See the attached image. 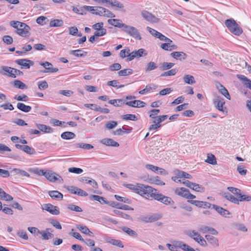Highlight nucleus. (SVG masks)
Returning a JSON list of instances; mask_svg holds the SVG:
<instances>
[{"instance_id":"1","label":"nucleus","mask_w":251,"mask_h":251,"mask_svg":"<svg viewBox=\"0 0 251 251\" xmlns=\"http://www.w3.org/2000/svg\"><path fill=\"white\" fill-rule=\"evenodd\" d=\"M225 25L228 30L235 35L239 36L243 32L242 28L233 19L226 20Z\"/></svg>"},{"instance_id":"2","label":"nucleus","mask_w":251,"mask_h":251,"mask_svg":"<svg viewBox=\"0 0 251 251\" xmlns=\"http://www.w3.org/2000/svg\"><path fill=\"white\" fill-rule=\"evenodd\" d=\"M157 191V190L156 189L153 188L151 186L143 184V185L141 186L139 195L146 198H153V195L155 194V192Z\"/></svg>"},{"instance_id":"3","label":"nucleus","mask_w":251,"mask_h":251,"mask_svg":"<svg viewBox=\"0 0 251 251\" xmlns=\"http://www.w3.org/2000/svg\"><path fill=\"white\" fill-rule=\"evenodd\" d=\"M153 199L162 202L166 205H173L175 203L174 201L171 198L164 196L162 194L158 193L157 192L153 195Z\"/></svg>"},{"instance_id":"4","label":"nucleus","mask_w":251,"mask_h":251,"mask_svg":"<svg viewBox=\"0 0 251 251\" xmlns=\"http://www.w3.org/2000/svg\"><path fill=\"white\" fill-rule=\"evenodd\" d=\"M30 27L24 23L20 24L19 28L17 29L16 33L22 37H28L30 35Z\"/></svg>"},{"instance_id":"5","label":"nucleus","mask_w":251,"mask_h":251,"mask_svg":"<svg viewBox=\"0 0 251 251\" xmlns=\"http://www.w3.org/2000/svg\"><path fill=\"white\" fill-rule=\"evenodd\" d=\"M124 31L135 39L139 40L142 39V37L138 29L134 26L126 25Z\"/></svg>"},{"instance_id":"6","label":"nucleus","mask_w":251,"mask_h":251,"mask_svg":"<svg viewBox=\"0 0 251 251\" xmlns=\"http://www.w3.org/2000/svg\"><path fill=\"white\" fill-rule=\"evenodd\" d=\"M95 15L110 18L115 17V14L109 10L100 6H98V7H97Z\"/></svg>"},{"instance_id":"7","label":"nucleus","mask_w":251,"mask_h":251,"mask_svg":"<svg viewBox=\"0 0 251 251\" xmlns=\"http://www.w3.org/2000/svg\"><path fill=\"white\" fill-rule=\"evenodd\" d=\"M14 68L7 66H2L0 67V74L11 78H15Z\"/></svg>"},{"instance_id":"8","label":"nucleus","mask_w":251,"mask_h":251,"mask_svg":"<svg viewBox=\"0 0 251 251\" xmlns=\"http://www.w3.org/2000/svg\"><path fill=\"white\" fill-rule=\"evenodd\" d=\"M15 63L21 66V69H29L31 66L34 64L33 61L27 59H20L15 61Z\"/></svg>"},{"instance_id":"9","label":"nucleus","mask_w":251,"mask_h":251,"mask_svg":"<svg viewBox=\"0 0 251 251\" xmlns=\"http://www.w3.org/2000/svg\"><path fill=\"white\" fill-rule=\"evenodd\" d=\"M42 209L54 215H58L60 213L59 208L57 206L50 203L44 204Z\"/></svg>"},{"instance_id":"10","label":"nucleus","mask_w":251,"mask_h":251,"mask_svg":"<svg viewBox=\"0 0 251 251\" xmlns=\"http://www.w3.org/2000/svg\"><path fill=\"white\" fill-rule=\"evenodd\" d=\"M39 64L46 69V70L42 72L43 73H52L57 72L58 71V68H53V65L49 62H40Z\"/></svg>"},{"instance_id":"11","label":"nucleus","mask_w":251,"mask_h":251,"mask_svg":"<svg viewBox=\"0 0 251 251\" xmlns=\"http://www.w3.org/2000/svg\"><path fill=\"white\" fill-rule=\"evenodd\" d=\"M213 103L215 107L219 111L224 112L223 105L225 103V100L220 96H217L213 99Z\"/></svg>"},{"instance_id":"12","label":"nucleus","mask_w":251,"mask_h":251,"mask_svg":"<svg viewBox=\"0 0 251 251\" xmlns=\"http://www.w3.org/2000/svg\"><path fill=\"white\" fill-rule=\"evenodd\" d=\"M45 177L48 180L52 182H56L60 179L63 181V179L60 175L51 171L47 172Z\"/></svg>"},{"instance_id":"13","label":"nucleus","mask_w":251,"mask_h":251,"mask_svg":"<svg viewBox=\"0 0 251 251\" xmlns=\"http://www.w3.org/2000/svg\"><path fill=\"white\" fill-rule=\"evenodd\" d=\"M141 15L145 20L150 22L156 23L159 21V19L157 17L147 11H143L141 13Z\"/></svg>"},{"instance_id":"14","label":"nucleus","mask_w":251,"mask_h":251,"mask_svg":"<svg viewBox=\"0 0 251 251\" xmlns=\"http://www.w3.org/2000/svg\"><path fill=\"white\" fill-rule=\"evenodd\" d=\"M212 208L214 209L219 214L225 217H229L230 213L227 210L216 205H212Z\"/></svg>"},{"instance_id":"15","label":"nucleus","mask_w":251,"mask_h":251,"mask_svg":"<svg viewBox=\"0 0 251 251\" xmlns=\"http://www.w3.org/2000/svg\"><path fill=\"white\" fill-rule=\"evenodd\" d=\"M100 142L107 146L118 147L119 144L111 138H104L100 141Z\"/></svg>"},{"instance_id":"16","label":"nucleus","mask_w":251,"mask_h":251,"mask_svg":"<svg viewBox=\"0 0 251 251\" xmlns=\"http://www.w3.org/2000/svg\"><path fill=\"white\" fill-rule=\"evenodd\" d=\"M146 103L140 100H134L130 101H127L126 105L133 107H143L145 106Z\"/></svg>"},{"instance_id":"17","label":"nucleus","mask_w":251,"mask_h":251,"mask_svg":"<svg viewBox=\"0 0 251 251\" xmlns=\"http://www.w3.org/2000/svg\"><path fill=\"white\" fill-rule=\"evenodd\" d=\"M189 191L188 189L184 187H180L176 188L175 190V193L179 196L186 199Z\"/></svg>"},{"instance_id":"18","label":"nucleus","mask_w":251,"mask_h":251,"mask_svg":"<svg viewBox=\"0 0 251 251\" xmlns=\"http://www.w3.org/2000/svg\"><path fill=\"white\" fill-rule=\"evenodd\" d=\"M171 56L176 60H182L187 57V54L182 51H175L171 53Z\"/></svg>"},{"instance_id":"19","label":"nucleus","mask_w":251,"mask_h":251,"mask_svg":"<svg viewBox=\"0 0 251 251\" xmlns=\"http://www.w3.org/2000/svg\"><path fill=\"white\" fill-rule=\"evenodd\" d=\"M104 239L106 242L110 243L113 245L117 246L120 248L124 247V245L120 240L112 239L109 237H106Z\"/></svg>"},{"instance_id":"20","label":"nucleus","mask_w":251,"mask_h":251,"mask_svg":"<svg viewBox=\"0 0 251 251\" xmlns=\"http://www.w3.org/2000/svg\"><path fill=\"white\" fill-rule=\"evenodd\" d=\"M108 23L109 24L119 28L124 27L125 28L126 25V24L122 23L121 20L115 19L108 20Z\"/></svg>"},{"instance_id":"21","label":"nucleus","mask_w":251,"mask_h":251,"mask_svg":"<svg viewBox=\"0 0 251 251\" xmlns=\"http://www.w3.org/2000/svg\"><path fill=\"white\" fill-rule=\"evenodd\" d=\"M237 76L242 81L243 83L246 87L251 90V80L250 79L246 76L242 75H237Z\"/></svg>"},{"instance_id":"22","label":"nucleus","mask_w":251,"mask_h":251,"mask_svg":"<svg viewBox=\"0 0 251 251\" xmlns=\"http://www.w3.org/2000/svg\"><path fill=\"white\" fill-rule=\"evenodd\" d=\"M76 227L79 230L81 231V233L88 235L90 236H93V233L89 230V229L85 226L82 225H76Z\"/></svg>"},{"instance_id":"23","label":"nucleus","mask_w":251,"mask_h":251,"mask_svg":"<svg viewBox=\"0 0 251 251\" xmlns=\"http://www.w3.org/2000/svg\"><path fill=\"white\" fill-rule=\"evenodd\" d=\"M205 238L211 245L215 247H218V239L217 238L210 235H206Z\"/></svg>"},{"instance_id":"24","label":"nucleus","mask_w":251,"mask_h":251,"mask_svg":"<svg viewBox=\"0 0 251 251\" xmlns=\"http://www.w3.org/2000/svg\"><path fill=\"white\" fill-rule=\"evenodd\" d=\"M185 233L189 237L193 238L196 242H197L199 237L201 236L198 232H196L194 230L186 231Z\"/></svg>"},{"instance_id":"25","label":"nucleus","mask_w":251,"mask_h":251,"mask_svg":"<svg viewBox=\"0 0 251 251\" xmlns=\"http://www.w3.org/2000/svg\"><path fill=\"white\" fill-rule=\"evenodd\" d=\"M121 229L124 232L126 233L130 237L135 238L138 236V234L134 230L128 227L123 226L121 227Z\"/></svg>"},{"instance_id":"26","label":"nucleus","mask_w":251,"mask_h":251,"mask_svg":"<svg viewBox=\"0 0 251 251\" xmlns=\"http://www.w3.org/2000/svg\"><path fill=\"white\" fill-rule=\"evenodd\" d=\"M36 126L40 131L45 133H51L53 132L52 129L49 126L43 124H36Z\"/></svg>"},{"instance_id":"27","label":"nucleus","mask_w":251,"mask_h":251,"mask_svg":"<svg viewBox=\"0 0 251 251\" xmlns=\"http://www.w3.org/2000/svg\"><path fill=\"white\" fill-rule=\"evenodd\" d=\"M90 198L92 200L98 201L100 202V204H108L109 203V202L106 200V199L105 198L98 195H92Z\"/></svg>"},{"instance_id":"28","label":"nucleus","mask_w":251,"mask_h":251,"mask_svg":"<svg viewBox=\"0 0 251 251\" xmlns=\"http://www.w3.org/2000/svg\"><path fill=\"white\" fill-rule=\"evenodd\" d=\"M49 196L53 199L62 200L63 196L58 191H50L49 192Z\"/></svg>"},{"instance_id":"29","label":"nucleus","mask_w":251,"mask_h":251,"mask_svg":"<svg viewBox=\"0 0 251 251\" xmlns=\"http://www.w3.org/2000/svg\"><path fill=\"white\" fill-rule=\"evenodd\" d=\"M172 42H166L165 43H163L161 45V48L165 50H169L171 51L173 50H175L177 48L176 45H172L171 43Z\"/></svg>"},{"instance_id":"30","label":"nucleus","mask_w":251,"mask_h":251,"mask_svg":"<svg viewBox=\"0 0 251 251\" xmlns=\"http://www.w3.org/2000/svg\"><path fill=\"white\" fill-rule=\"evenodd\" d=\"M50 228H46L45 230L41 231L40 234L43 239L49 240L53 237V235L49 232Z\"/></svg>"},{"instance_id":"31","label":"nucleus","mask_w":251,"mask_h":251,"mask_svg":"<svg viewBox=\"0 0 251 251\" xmlns=\"http://www.w3.org/2000/svg\"><path fill=\"white\" fill-rule=\"evenodd\" d=\"M126 102L122 99L112 100L108 101L109 103L115 106H121L124 104H126Z\"/></svg>"},{"instance_id":"32","label":"nucleus","mask_w":251,"mask_h":251,"mask_svg":"<svg viewBox=\"0 0 251 251\" xmlns=\"http://www.w3.org/2000/svg\"><path fill=\"white\" fill-rule=\"evenodd\" d=\"M17 108L24 112H28L31 109V107L28 105H26L23 103L19 102L17 105Z\"/></svg>"},{"instance_id":"33","label":"nucleus","mask_w":251,"mask_h":251,"mask_svg":"<svg viewBox=\"0 0 251 251\" xmlns=\"http://www.w3.org/2000/svg\"><path fill=\"white\" fill-rule=\"evenodd\" d=\"M224 197L227 200L230 201L231 202L239 204V200L234 197L233 195L230 194L229 193H225L224 194Z\"/></svg>"},{"instance_id":"34","label":"nucleus","mask_w":251,"mask_h":251,"mask_svg":"<svg viewBox=\"0 0 251 251\" xmlns=\"http://www.w3.org/2000/svg\"><path fill=\"white\" fill-rule=\"evenodd\" d=\"M75 136V135L74 133L70 131L64 132L61 135V137L66 140L73 139Z\"/></svg>"},{"instance_id":"35","label":"nucleus","mask_w":251,"mask_h":251,"mask_svg":"<svg viewBox=\"0 0 251 251\" xmlns=\"http://www.w3.org/2000/svg\"><path fill=\"white\" fill-rule=\"evenodd\" d=\"M183 80L185 83L188 84H193L196 82L194 77L190 75H185L183 77Z\"/></svg>"},{"instance_id":"36","label":"nucleus","mask_w":251,"mask_h":251,"mask_svg":"<svg viewBox=\"0 0 251 251\" xmlns=\"http://www.w3.org/2000/svg\"><path fill=\"white\" fill-rule=\"evenodd\" d=\"M87 52L81 50H73L70 51V54L77 57H82L86 55Z\"/></svg>"},{"instance_id":"37","label":"nucleus","mask_w":251,"mask_h":251,"mask_svg":"<svg viewBox=\"0 0 251 251\" xmlns=\"http://www.w3.org/2000/svg\"><path fill=\"white\" fill-rule=\"evenodd\" d=\"M113 213L115 214L120 216L121 217H122V218H123L124 219L129 220H132V217L130 215L125 213L124 212H123L119 210H117V209L114 210Z\"/></svg>"},{"instance_id":"38","label":"nucleus","mask_w":251,"mask_h":251,"mask_svg":"<svg viewBox=\"0 0 251 251\" xmlns=\"http://www.w3.org/2000/svg\"><path fill=\"white\" fill-rule=\"evenodd\" d=\"M89 178L86 177H82V180L83 181H85L86 183L90 184L91 186H92L95 188H98V184L97 182L93 179H89Z\"/></svg>"},{"instance_id":"39","label":"nucleus","mask_w":251,"mask_h":251,"mask_svg":"<svg viewBox=\"0 0 251 251\" xmlns=\"http://www.w3.org/2000/svg\"><path fill=\"white\" fill-rule=\"evenodd\" d=\"M14 85L15 87L24 90L27 88V86L21 80H16L14 81Z\"/></svg>"},{"instance_id":"40","label":"nucleus","mask_w":251,"mask_h":251,"mask_svg":"<svg viewBox=\"0 0 251 251\" xmlns=\"http://www.w3.org/2000/svg\"><path fill=\"white\" fill-rule=\"evenodd\" d=\"M157 68V64L155 62L151 61L147 64L145 71L146 72H150L152 70L156 69Z\"/></svg>"},{"instance_id":"41","label":"nucleus","mask_w":251,"mask_h":251,"mask_svg":"<svg viewBox=\"0 0 251 251\" xmlns=\"http://www.w3.org/2000/svg\"><path fill=\"white\" fill-rule=\"evenodd\" d=\"M63 24V21L62 20L55 19L50 22V25L51 27H58L62 26Z\"/></svg>"},{"instance_id":"42","label":"nucleus","mask_w":251,"mask_h":251,"mask_svg":"<svg viewBox=\"0 0 251 251\" xmlns=\"http://www.w3.org/2000/svg\"><path fill=\"white\" fill-rule=\"evenodd\" d=\"M205 161L210 164L215 165L217 164L216 158L215 156L212 154L208 153Z\"/></svg>"},{"instance_id":"43","label":"nucleus","mask_w":251,"mask_h":251,"mask_svg":"<svg viewBox=\"0 0 251 251\" xmlns=\"http://www.w3.org/2000/svg\"><path fill=\"white\" fill-rule=\"evenodd\" d=\"M149 217L150 222L152 223L160 219L162 216L161 214L156 213L152 215H149Z\"/></svg>"},{"instance_id":"44","label":"nucleus","mask_w":251,"mask_h":251,"mask_svg":"<svg viewBox=\"0 0 251 251\" xmlns=\"http://www.w3.org/2000/svg\"><path fill=\"white\" fill-rule=\"evenodd\" d=\"M150 182L154 183L159 185H164L165 183L160 179V177L158 176L153 177L150 179Z\"/></svg>"},{"instance_id":"45","label":"nucleus","mask_w":251,"mask_h":251,"mask_svg":"<svg viewBox=\"0 0 251 251\" xmlns=\"http://www.w3.org/2000/svg\"><path fill=\"white\" fill-rule=\"evenodd\" d=\"M175 65L173 63L163 62L160 64V69L164 71L171 69Z\"/></svg>"},{"instance_id":"46","label":"nucleus","mask_w":251,"mask_h":251,"mask_svg":"<svg viewBox=\"0 0 251 251\" xmlns=\"http://www.w3.org/2000/svg\"><path fill=\"white\" fill-rule=\"evenodd\" d=\"M30 171L35 174L38 175V176H45L47 172H45L44 170L39 169L38 168L31 169L30 170Z\"/></svg>"},{"instance_id":"47","label":"nucleus","mask_w":251,"mask_h":251,"mask_svg":"<svg viewBox=\"0 0 251 251\" xmlns=\"http://www.w3.org/2000/svg\"><path fill=\"white\" fill-rule=\"evenodd\" d=\"M133 71L131 69H125L122 70L118 72L119 76H126L132 73Z\"/></svg>"},{"instance_id":"48","label":"nucleus","mask_w":251,"mask_h":251,"mask_svg":"<svg viewBox=\"0 0 251 251\" xmlns=\"http://www.w3.org/2000/svg\"><path fill=\"white\" fill-rule=\"evenodd\" d=\"M108 4L112 6L116 7L119 8H124V5L116 0H109Z\"/></svg>"},{"instance_id":"49","label":"nucleus","mask_w":251,"mask_h":251,"mask_svg":"<svg viewBox=\"0 0 251 251\" xmlns=\"http://www.w3.org/2000/svg\"><path fill=\"white\" fill-rule=\"evenodd\" d=\"M23 151L28 154H35L36 153L35 150L28 146L25 145Z\"/></svg>"},{"instance_id":"50","label":"nucleus","mask_w":251,"mask_h":251,"mask_svg":"<svg viewBox=\"0 0 251 251\" xmlns=\"http://www.w3.org/2000/svg\"><path fill=\"white\" fill-rule=\"evenodd\" d=\"M68 209L72 211H75L77 212H80L82 211V209L81 207L75 205L74 204H69L67 206Z\"/></svg>"},{"instance_id":"51","label":"nucleus","mask_w":251,"mask_h":251,"mask_svg":"<svg viewBox=\"0 0 251 251\" xmlns=\"http://www.w3.org/2000/svg\"><path fill=\"white\" fill-rule=\"evenodd\" d=\"M122 119L125 120H131L134 121L137 120L136 116L134 114H126L123 115Z\"/></svg>"},{"instance_id":"52","label":"nucleus","mask_w":251,"mask_h":251,"mask_svg":"<svg viewBox=\"0 0 251 251\" xmlns=\"http://www.w3.org/2000/svg\"><path fill=\"white\" fill-rule=\"evenodd\" d=\"M177 70L176 69H172L168 71L165 72L161 75V76H167L174 75L177 73Z\"/></svg>"},{"instance_id":"53","label":"nucleus","mask_w":251,"mask_h":251,"mask_svg":"<svg viewBox=\"0 0 251 251\" xmlns=\"http://www.w3.org/2000/svg\"><path fill=\"white\" fill-rule=\"evenodd\" d=\"M176 175L179 176V177H180L181 178L184 177V178L191 179L192 178V176L190 174H189L187 173H185L184 172H183V171H177Z\"/></svg>"},{"instance_id":"54","label":"nucleus","mask_w":251,"mask_h":251,"mask_svg":"<svg viewBox=\"0 0 251 251\" xmlns=\"http://www.w3.org/2000/svg\"><path fill=\"white\" fill-rule=\"evenodd\" d=\"M76 147L87 150H90L94 148V147L89 144L85 143H78L76 144Z\"/></svg>"},{"instance_id":"55","label":"nucleus","mask_w":251,"mask_h":251,"mask_svg":"<svg viewBox=\"0 0 251 251\" xmlns=\"http://www.w3.org/2000/svg\"><path fill=\"white\" fill-rule=\"evenodd\" d=\"M75 13L81 15L85 14L86 13V9L84 8V6L80 8L74 7L73 9Z\"/></svg>"},{"instance_id":"56","label":"nucleus","mask_w":251,"mask_h":251,"mask_svg":"<svg viewBox=\"0 0 251 251\" xmlns=\"http://www.w3.org/2000/svg\"><path fill=\"white\" fill-rule=\"evenodd\" d=\"M118 125V123L114 121H110L108 122L106 125L105 127L108 129H111L115 127Z\"/></svg>"},{"instance_id":"57","label":"nucleus","mask_w":251,"mask_h":251,"mask_svg":"<svg viewBox=\"0 0 251 251\" xmlns=\"http://www.w3.org/2000/svg\"><path fill=\"white\" fill-rule=\"evenodd\" d=\"M114 197L115 199L118 201H120L124 203H127L128 204L131 203V201L129 200L128 198L122 197L117 195H115Z\"/></svg>"},{"instance_id":"58","label":"nucleus","mask_w":251,"mask_h":251,"mask_svg":"<svg viewBox=\"0 0 251 251\" xmlns=\"http://www.w3.org/2000/svg\"><path fill=\"white\" fill-rule=\"evenodd\" d=\"M154 88H152L150 84L147 85L146 86V88L139 92V93L141 95H144L146 93H147L149 92L152 89H155L156 88V86L153 85Z\"/></svg>"},{"instance_id":"59","label":"nucleus","mask_w":251,"mask_h":251,"mask_svg":"<svg viewBox=\"0 0 251 251\" xmlns=\"http://www.w3.org/2000/svg\"><path fill=\"white\" fill-rule=\"evenodd\" d=\"M2 41L7 45H10L13 42L12 37L9 35H5L3 36Z\"/></svg>"},{"instance_id":"60","label":"nucleus","mask_w":251,"mask_h":251,"mask_svg":"<svg viewBox=\"0 0 251 251\" xmlns=\"http://www.w3.org/2000/svg\"><path fill=\"white\" fill-rule=\"evenodd\" d=\"M38 87L39 89L41 90H45L48 88V84L45 80L39 81L38 82Z\"/></svg>"},{"instance_id":"61","label":"nucleus","mask_w":251,"mask_h":251,"mask_svg":"<svg viewBox=\"0 0 251 251\" xmlns=\"http://www.w3.org/2000/svg\"><path fill=\"white\" fill-rule=\"evenodd\" d=\"M85 106L96 111H99L101 109V107L100 106L95 104H86Z\"/></svg>"},{"instance_id":"62","label":"nucleus","mask_w":251,"mask_h":251,"mask_svg":"<svg viewBox=\"0 0 251 251\" xmlns=\"http://www.w3.org/2000/svg\"><path fill=\"white\" fill-rule=\"evenodd\" d=\"M68 171L70 173L79 174L83 172V170L81 168L72 167L68 169Z\"/></svg>"},{"instance_id":"63","label":"nucleus","mask_w":251,"mask_h":251,"mask_svg":"<svg viewBox=\"0 0 251 251\" xmlns=\"http://www.w3.org/2000/svg\"><path fill=\"white\" fill-rule=\"evenodd\" d=\"M168 117L167 115L159 116L156 117L155 120L152 121L153 123H158L160 124L162 122L165 121Z\"/></svg>"},{"instance_id":"64","label":"nucleus","mask_w":251,"mask_h":251,"mask_svg":"<svg viewBox=\"0 0 251 251\" xmlns=\"http://www.w3.org/2000/svg\"><path fill=\"white\" fill-rule=\"evenodd\" d=\"M121 68V65L118 63H114L110 65L109 67V69L111 71H118Z\"/></svg>"}]
</instances>
